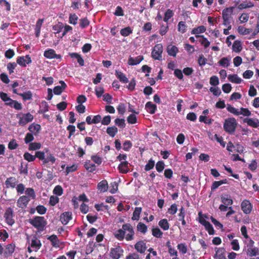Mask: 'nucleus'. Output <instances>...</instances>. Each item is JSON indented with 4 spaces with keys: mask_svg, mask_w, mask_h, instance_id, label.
<instances>
[{
    "mask_svg": "<svg viewBox=\"0 0 259 259\" xmlns=\"http://www.w3.org/2000/svg\"><path fill=\"white\" fill-rule=\"evenodd\" d=\"M45 151L47 153V155L45 154L44 151H38L36 152V156L40 160L42 161L44 164L48 163L51 164H54L56 161V158L53 154L48 152L49 151L48 148H46Z\"/></svg>",
    "mask_w": 259,
    "mask_h": 259,
    "instance_id": "obj_1",
    "label": "nucleus"
},
{
    "mask_svg": "<svg viewBox=\"0 0 259 259\" xmlns=\"http://www.w3.org/2000/svg\"><path fill=\"white\" fill-rule=\"evenodd\" d=\"M238 123L234 117H228L226 118L223 124L225 131L229 134H233L235 132Z\"/></svg>",
    "mask_w": 259,
    "mask_h": 259,
    "instance_id": "obj_2",
    "label": "nucleus"
},
{
    "mask_svg": "<svg viewBox=\"0 0 259 259\" xmlns=\"http://www.w3.org/2000/svg\"><path fill=\"white\" fill-rule=\"evenodd\" d=\"M227 109L229 112L236 116L242 115L249 117L251 115V112L248 108L241 107L240 109H237L230 105H228Z\"/></svg>",
    "mask_w": 259,
    "mask_h": 259,
    "instance_id": "obj_3",
    "label": "nucleus"
},
{
    "mask_svg": "<svg viewBox=\"0 0 259 259\" xmlns=\"http://www.w3.org/2000/svg\"><path fill=\"white\" fill-rule=\"evenodd\" d=\"M16 118L18 119V124L20 126H24L33 119V116L30 113H24L20 112L16 114Z\"/></svg>",
    "mask_w": 259,
    "mask_h": 259,
    "instance_id": "obj_4",
    "label": "nucleus"
},
{
    "mask_svg": "<svg viewBox=\"0 0 259 259\" xmlns=\"http://www.w3.org/2000/svg\"><path fill=\"white\" fill-rule=\"evenodd\" d=\"M29 222L35 228L42 230L46 225V222L44 217H36L33 219H29Z\"/></svg>",
    "mask_w": 259,
    "mask_h": 259,
    "instance_id": "obj_5",
    "label": "nucleus"
},
{
    "mask_svg": "<svg viewBox=\"0 0 259 259\" xmlns=\"http://www.w3.org/2000/svg\"><path fill=\"white\" fill-rule=\"evenodd\" d=\"M48 240H49L51 243L52 246L56 249H62L64 247L65 243L63 241H61L57 235H52L51 236H48L47 237Z\"/></svg>",
    "mask_w": 259,
    "mask_h": 259,
    "instance_id": "obj_6",
    "label": "nucleus"
},
{
    "mask_svg": "<svg viewBox=\"0 0 259 259\" xmlns=\"http://www.w3.org/2000/svg\"><path fill=\"white\" fill-rule=\"evenodd\" d=\"M163 46L158 44L156 45L152 51L151 55L155 60H161L162 59V54L163 52Z\"/></svg>",
    "mask_w": 259,
    "mask_h": 259,
    "instance_id": "obj_7",
    "label": "nucleus"
},
{
    "mask_svg": "<svg viewBox=\"0 0 259 259\" xmlns=\"http://www.w3.org/2000/svg\"><path fill=\"white\" fill-rule=\"evenodd\" d=\"M122 229L125 231V239L126 240L133 239L134 231L132 225L130 224H125L122 225Z\"/></svg>",
    "mask_w": 259,
    "mask_h": 259,
    "instance_id": "obj_8",
    "label": "nucleus"
},
{
    "mask_svg": "<svg viewBox=\"0 0 259 259\" xmlns=\"http://www.w3.org/2000/svg\"><path fill=\"white\" fill-rule=\"evenodd\" d=\"M41 246V244L40 241L38 239L33 237L31 240L30 245L28 248V251L29 252L37 251L39 249Z\"/></svg>",
    "mask_w": 259,
    "mask_h": 259,
    "instance_id": "obj_9",
    "label": "nucleus"
},
{
    "mask_svg": "<svg viewBox=\"0 0 259 259\" xmlns=\"http://www.w3.org/2000/svg\"><path fill=\"white\" fill-rule=\"evenodd\" d=\"M241 208L243 213L248 214L251 213L253 206L248 200H243L241 203Z\"/></svg>",
    "mask_w": 259,
    "mask_h": 259,
    "instance_id": "obj_10",
    "label": "nucleus"
},
{
    "mask_svg": "<svg viewBox=\"0 0 259 259\" xmlns=\"http://www.w3.org/2000/svg\"><path fill=\"white\" fill-rule=\"evenodd\" d=\"M254 241L251 239H249V243L247 245L249 246L247 250V253L249 256H256L258 254L259 249L256 247H253Z\"/></svg>",
    "mask_w": 259,
    "mask_h": 259,
    "instance_id": "obj_11",
    "label": "nucleus"
},
{
    "mask_svg": "<svg viewBox=\"0 0 259 259\" xmlns=\"http://www.w3.org/2000/svg\"><path fill=\"white\" fill-rule=\"evenodd\" d=\"M31 62V59L29 55L19 57L17 59V63L23 67H26L27 64H30Z\"/></svg>",
    "mask_w": 259,
    "mask_h": 259,
    "instance_id": "obj_12",
    "label": "nucleus"
},
{
    "mask_svg": "<svg viewBox=\"0 0 259 259\" xmlns=\"http://www.w3.org/2000/svg\"><path fill=\"white\" fill-rule=\"evenodd\" d=\"M243 122L246 123L248 126L253 128L259 127V120L256 118H245L243 119Z\"/></svg>",
    "mask_w": 259,
    "mask_h": 259,
    "instance_id": "obj_13",
    "label": "nucleus"
},
{
    "mask_svg": "<svg viewBox=\"0 0 259 259\" xmlns=\"http://www.w3.org/2000/svg\"><path fill=\"white\" fill-rule=\"evenodd\" d=\"M30 201V199L26 196H22L19 198L17 201V205L21 208H25L28 202Z\"/></svg>",
    "mask_w": 259,
    "mask_h": 259,
    "instance_id": "obj_14",
    "label": "nucleus"
},
{
    "mask_svg": "<svg viewBox=\"0 0 259 259\" xmlns=\"http://www.w3.org/2000/svg\"><path fill=\"white\" fill-rule=\"evenodd\" d=\"M123 253V250L120 247L112 248L110 253V256L112 259H118Z\"/></svg>",
    "mask_w": 259,
    "mask_h": 259,
    "instance_id": "obj_15",
    "label": "nucleus"
},
{
    "mask_svg": "<svg viewBox=\"0 0 259 259\" xmlns=\"http://www.w3.org/2000/svg\"><path fill=\"white\" fill-rule=\"evenodd\" d=\"M13 217V211L12 208H8L5 213V218L7 223L12 226L14 223V220Z\"/></svg>",
    "mask_w": 259,
    "mask_h": 259,
    "instance_id": "obj_16",
    "label": "nucleus"
},
{
    "mask_svg": "<svg viewBox=\"0 0 259 259\" xmlns=\"http://www.w3.org/2000/svg\"><path fill=\"white\" fill-rule=\"evenodd\" d=\"M44 56L48 59H60L61 58V56L60 55L56 54L55 51L53 49H48L44 52Z\"/></svg>",
    "mask_w": 259,
    "mask_h": 259,
    "instance_id": "obj_17",
    "label": "nucleus"
},
{
    "mask_svg": "<svg viewBox=\"0 0 259 259\" xmlns=\"http://www.w3.org/2000/svg\"><path fill=\"white\" fill-rule=\"evenodd\" d=\"M72 219V213L69 211L63 213L60 216V221L64 225H66Z\"/></svg>",
    "mask_w": 259,
    "mask_h": 259,
    "instance_id": "obj_18",
    "label": "nucleus"
},
{
    "mask_svg": "<svg viewBox=\"0 0 259 259\" xmlns=\"http://www.w3.org/2000/svg\"><path fill=\"white\" fill-rule=\"evenodd\" d=\"M143 59L142 56H138L135 58L130 57L128 60V64L130 65H136L139 64Z\"/></svg>",
    "mask_w": 259,
    "mask_h": 259,
    "instance_id": "obj_19",
    "label": "nucleus"
},
{
    "mask_svg": "<svg viewBox=\"0 0 259 259\" xmlns=\"http://www.w3.org/2000/svg\"><path fill=\"white\" fill-rule=\"evenodd\" d=\"M108 188V182L104 180L99 182L97 186V189L100 192H105L107 191Z\"/></svg>",
    "mask_w": 259,
    "mask_h": 259,
    "instance_id": "obj_20",
    "label": "nucleus"
},
{
    "mask_svg": "<svg viewBox=\"0 0 259 259\" xmlns=\"http://www.w3.org/2000/svg\"><path fill=\"white\" fill-rule=\"evenodd\" d=\"M166 51L169 55L173 57H176L179 52L178 48L172 45H168L167 47Z\"/></svg>",
    "mask_w": 259,
    "mask_h": 259,
    "instance_id": "obj_21",
    "label": "nucleus"
},
{
    "mask_svg": "<svg viewBox=\"0 0 259 259\" xmlns=\"http://www.w3.org/2000/svg\"><path fill=\"white\" fill-rule=\"evenodd\" d=\"M228 79L231 82L236 84L240 83L242 81V79L236 74H229L228 76Z\"/></svg>",
    "mask_w": 259,
    "mask_h": 259,
    "instance_id": "obj_22",
    "label": "nucleus"
},
{
    "mask_svg": "<svg viewBox=\"0 0 259 259\" xmlns=\"http://www.w3.org/2000/svg\"><path fill=\"white\" fill-rule=\"evenodd\" d=\"M61 85H58L54 88V93L55 95L61 94L66 87V83L63 81H60Z\"/></svg>",
    "mask_w": 259,
    "mask_h": 259,
    "instance_id": "obj_23",
    "label": "nucleus"
},
{
    "mask_svg": "<svg viewBox=\"0 0 259 259\" xmlns=\"http://www.w3.org/2000/svg\"><path fill=\"white\" fill-rule=\"evenodd\" d=\"M0 97L1 99L5 102V104L9 106L11 105L13 101H14L11 99L6 93L3 92L0 93Z\"/></svg>",
    "mask_w": 259,
    "mask_h": 259,
    "instance_id": "obj_24",
    "label": "nucleus"
},
{
    "mask_svg": "<svg viewBox=\"0 0 259 259\" xmlns=\"http://www.w3.org/2000/svg\"><path fill=\"white\" fill-rule=\"evenodd\" d=\"M16 184L17 180L14 177H10L8 178L5 182V184L7 188H14L16 185Z\"/></svg>",
    "mask_w": 259,
    "mask_h": 259,
    "instance_id": "obj_25",
    "label": "nucleus"
},
{
    "mask_svg": "<svg viewBox=\"0 0 259 259\" xmlns=\"http://www.w3.org/2000/svg\"><path fill=\"white\" fill-rule=\"evenodd\" d=\"M145 108L147 112L150 114H154L157 109L156 105L151 102H148L145 105Z\"/></svg>",
    "mask_w": 259,
    "mask_h": 259,
    "instance_id": "obj_26",
    "label": "nucleus"
},
{
    "mask_svg": "<svg viewBox=\"0 0 259 259\" xmlns=\"http://www.w3.org/2000/svg\"><path fill=\"white\" fill-rule=\"evenodd\" d=\"M128 163L126 161L121 162L118 166V169L119 171L123 174L127 173L128 170Z\"/></svg>",
    "mask_w": 259,
    "mask_h": 259,
    "instance_id": "obj_27",
    "label": "nucleus"
},
{
    "mask_svg": "<svg viewBox=\"0 0 259 259\" xmlns=\"http://www.w3.org/2000/svg\"><path fill=\"white\" fill-rule=\"evenodd\" d=\"M135 249L137 251L140 253H143L146 249V246L145 243L143 241H139L137 242L135 246Z\"/></svg>",
    "mask_w": 259,
    "mask_h": 259,
    "instance_id": "obj_28",
    "label": "nucleus"
},
{
    "mask_svg": "<svg viewBox=\"0 0 259 259\" xmlns=\"http://www.w3.org/2000/svg\"><path fill=\"white\" fill-rule=\"evenodd\" d=\"M221 201L226 205H231L233 204V200L228 195H223L221 196Z\"/></svg>",
    "mask_w": 259,
    "mask_h": 259,
    "instance_id": "obj_29",
    "label": "nucleus"
},
{
    "mask_svg": "<svg viewBox=\"0 0 259 259\" xmlns=\"http://www.w3.org/2000/svg\"><path fill=\"white\" fill-rule=\"evenodd\" d=\"M242 49L241 42L239 40H235L232 46V50L236 53H239Z\"/></svg>",
    "mask_w": 259,
    "mask_h": 259,
    "instance_id": "obj_30",
    "label": "nucleus"
},
{
    "mask_svg": "<svg viewBox=\"0 0 259 259\" xmlns=\"http://www.w3.org/2000/svg\"><path fill=\"white\" fill-rule=\"evenodd\" d=\"M206 27L203 25L199 26L196 28H193L191 31V33L196 35H199V34L204 33L206 31Z\"/></svg>",
    "mask_w": 259,
    "mask_h": 259,
    "instance_id": "obj_31",
    "label": "nucleus"
},
{
    "mask_svg": "<svg viewBox=\"0 0 259 259\" xmlns=\"http://www.w3.org/2000/svg\"><path fill=\"white\" fill-rule=\"evenodd\" d=\"M231 62V58L228 57L222 58L218 62L219 64L223 67H228Z\"/></svg>",
    "mask_w": 259,
    "mask_h": 259,
    "instance_id": "obj_32",
    "label": "nucleus"
},
{
    "mask_svg": "<svg viewBox=\"0 0 259 259\" xmlns=\"http://www.w3.org/2000/svg\"><path fill=\"white\" fill-rule=\"evenodd\" d=\"M215 257L217 259H226L225 250L224 248H219L216 251Z\"/></svg>",
    "mask_w": 259,
    "mask_h": 259,
    "instance_id": "obj_33",
    "label": "nucleus"
},
{
    "mask_svg": "<svg viewBox=\"0 0 259 259\" xmlns=\"http://www.w3.org/2000/svg\"><path fill=\"white\" fill-rule=\"evenodd\" d=\"M29 131L34 134H37L40 130V125L36 123H32L29 126Z\"/></svg>",
    "mask_w": 259,
    "mask_h": 259,
    "instance_id": "obj_34",
    "label": "nucleus"
},
{
    "mask_svg": "<svg viewBox=\"0 0 259 259\" xmlns=\"http://www.w3.org/2000/svg\"><path fill=\"white\" fill-rule=\"evenodd\" d=\"M159 226L164 231H166L169 228V225L167 220L165 219H162L158 223Z\"/></svg>",
    "mask_w": 259,
    "mask_h": 259,
    "instance_id": "obj_35",
    "label": "nucleus"
},
{
    "mask_svg": "<svg viewBox=\"0 0 259 259\" xmlns=\"http://www.w3.org/2000/svg\"><path fill=\"white\" fill-rule=\"evenodd\" d=\"M114 236L119 240H122L125 236V231L123 229H120L114 233Z\"/></svg>",
    "mask_w": 259,
    "mask_h": 259,
    "instance_id": "obj_36",
    "label": "nucleus"
},
{
    "mask_svg": "<svg viewBox=\"0 0 259 259\" xmlns=\"http://www.w3.org/2000/svg\"><path fill=\"white\" fill-rule=\"evenodd\" d=\"M237 31L240 34L244 35L249 34L251 32V29L246 28L243 26H238Z\"/></svg>",
    "mask_w": 259,
    "mask_h": 259,
    "instance_id": "obj_37",
    "label": "nucleus"
},
{
    "mask_svg": "<svg viewBox=\"0 0 259 259\" xmlns=\"http://www.w3.org/2000/svg\"><path fill=\"white\" fill-rule=\"evenodd\" d=\"M43 19H38L36 23L35 27V32L36 37H38L40 32V28L43 23Z\"/></svg>",
    "mask_w": 259,
    "mask_h": 259,
    "instance_id": "obj_38",
    "label": "nucleus"
},
{
    "mask_svg": "<svg viewBox=\"0 0 259 259\" xmlns=\"http://www.w3.org/2000/svg\"><path fill=\"white\" fill-rule=\"evenodd\" d=\"M142 212L141 207H136L133 212L132 219L134 221H138L140 218V214Z\"/></svg>",
    "mask_w": 259,
    "mask_h": 259,
    "instance_id": "obj_39",
    "label": "nucleus"
},
{
    "mask_svg": "<svg viewBox=\"0 0 259 259\" xmlns=\"http://www.w3.org/2000/svg\"><path fill=\"white\" fill-rule=\"evenodd\" d=\"M15 246L14 244H10L6 246L4 253L6 255L11 254L15 250Z\"/></svg>",
    "mask_w": 259,
    "mask_h": 259,
    "instance_id": "obj_40",
    "label": "nucleus"
},
{
    "mask_svg": "<svg viewBox=\"0 0 259 259\" xmlns=\"http://www.w3.org/2000/svg\"><path fill=\"white\" fill-rule=\"evenodd\" d=\"M115 75L116 77L120 80V81L123 83H127L128 79L125 76V75L120 71H116Z\"/></svg>",
    "mask_w": 259,
    "mask_h": 259,
    "instance_id": "obj_41",
    "label": "nucleus"
},
{
    "mask_svg": "<svg viewBox=\"0 0 259 259\" xmlns=\"http://www.w3.org/2000/svg\"><path fill=\"white\" fill-rule=\"evenodd\" d=\"M85 168L90 172H93L96 169V166L93 164L90 161H86L84 163Z\"/></svg>",
    "mask_w": 259,
    "mask_h": 259,
    "instance_id": "obj_42",
    "label": "nucleus"
},
{
    "mask_svg": "<svg viewBox=\"0 0 259 259\" xmlns=\"http://www.w3.org/2000/svg\"><path fill=\"white\" fill-rule=\"evenodd\" d=\"M196 37L201 38L199 40V42L204 47V48H207L210 45V42L204 36V35H196Z\"/></svg>",
    "mask_w": 259,
    "mask_h": 259,
    "instance_id": "obj_43",
    "label": "nucleus"
},
{
    "mask_svg": "<svg viewBox=\"0 0 259 259\" xmlns=\"http://www.w3.org/2000/svg\"><path fill=\"white\" fill-rule=\"evenodd\" d=\"M19 95L21 96L25 101L31 100L32 97V94L30 91H28L23 93L20 94Z\"/></svg>",
    "mask_w": 259,
    "mask_h": 259,
    "instance_id": "obj_44",
    "label": "nucleus"
},
{
    "mask_svg": "<svg viewBox=\"0 0 259 259\" xmlns=\"http://www.w3.org/2000/svg\"><path fill=\"white\" fill-rule=\"evenodd\" d=\"M49 110V106L46 101H42L40 105V109L38 111L39 113H44Z\"/></svg>",
    "mask_w": 259,
    "mask_h": 259,
    "instance_id": "obj_45",
    "label": "nucleus"
},
{
    "mask_svg": "<svg viewBox=\"0 0 259 259\" xmlns=\"http://www.w3.org/2000/svg\"><path fill=\"white\" fill-rule=\"evenodd\" d=\"M117 132V128L115 126L109 127L107 128V134L112 137H114Z\"/></svg>",
    "mask_w": 259,
    "mask_h": 259,
    "instance_id": "obj_46",
    "label": "nucleus"
},
{
    "mask_svg": "<svg viewBox=\"0 0 259 259\" xmlns=\"http://www.w3.org/2000/svg\"><path fill=\"white\" fill-rule=\"evenodd\" d=\"M25 194L27 195V197H28V198L30 199V198L32 199H35V194L34 192V190L32 188H27L26 190L25 191Z\"/></svg>",
    "mask_w": 259,
    "mask_h": 259,
    "instance_id": "obj_47",
    "label": "nucleus"
},
{
    "mask_svg": "<svg viewBox=\"0 0 259 259\" xmlns=\"http://www.w3.org/2000/svg\"><path fill=\"white\" fill-rule=\"evenodd\" d=\"M23 156L24 158L28 162L33 161L35 160V158H37L36 154L35 155H32L28 152L25 153Z\"/></svg>",
    "mask_w": 259,
    "mask_h": 259,
    "instance_id": "obj_48",
    "label": "nucleus"
},
{
    "mask_svg": "<svg viewBox=\"0 0 259 259\" xmlns=\"http://www.w3.org/2000/svg\"><path fill=\"white\" fill-rule=\"evenodd\" d=\"M223 18L225 21L224 25H227V23L230 19V11L228 9L224 10L223 11Z\"/></svg>",
    "mask_w": 259,
    "mask_h": 259,
    "instance_id": "obj_49",
    "label": "nucleus"
},
{
    "mask_svg": "<svg viewBox=\"0 0 259 259\" xmlns=\"http://www.w3.org/2000/svg\"><path fill=\"white\" fill-rule=\"evenodd\" d=\"M136 114H131L127 118V121L130 124H135L137 122Z\"/></svg>",
    "mask_w": 259,
    "mask_h": 259,
    "instance_id": "obj_50",
    "label": "nucleus"
},
{
    "mask_svg": "<svg viewBox=\"0 0 259 259\" xmlns=\"http://www.w3.org/2000/svg\"><path fill=\"white\" fill-rule=\"evenodd\" d=\"M41 148V144L39 143L33 142L31 143L29 145V150H36L39 149Z\"/></svg>",
    "mask_w": 259,
    "mask_h": 259,
    "instance_id": "obj_51",
    "label": "nucleus"
},
{
    "mask_svg": "<svg viewBox=\"0 0 259 259\" xmlns=\"http://www.w3.org/2000/svg\"><path fill=\"white\" fill-rule=\"evenodd\" d=\"M204 227L209 235H211L214 234V230L213 228L209 222H208L205 225H204Z\"/></svg>",
    "mask_w": 259,
    "mask_h": 259,
    "instance_id": "obj_52",
    "label": "nucleus"
},
{
    "mask_svg": "<svg viewBox=\"0 0 259 259\" xmlns=\"http://www.w3.org/2000/svg\"><path fill=\"white\" fill-rule=\"evenodd\" d=\"M152 235L157 238H160L162 235V232L158 228H153L152 230Z\"/></svg>",
    "mask_w": 259,
    "mask_h": 259,
    "instance_id": "obj_53",
    "label": "nucleus"
},
{
    "mask_svg": "<svg viewBox=\"0 0 259 259\" xmlns=\"http://www.w3.org/2000/svg\"><path fill=\"white\" fill-rule=\"evenodd\" d=\"M138 231L143 233H145L147 231V226L142 223H139L137 225Z\"/></svg>",
    "mask_w": 259,
    "mask_h": 259,
    "instance_id": "obj_54",
    "label": "nucleus"
},
{
    "mask_svg": "<svg viewBox=\"0 0 259 259\" xmlns=\"http://www.w3.org/2000/svg\"><path fill=\"white\" fill-rule=\"evenodd\" d=\"M117 110L119 114L123 115L126 111V106L124 104L120 103L117 108Z\"/></svg>",
    "mask_w": 259,
    "mask_h": 259,
    "instance_id": "obj_55",
    "label": "nucleus"
},
{
    "mask_svg": "<svg viewBox=\"0 0 259 259\" xmlns=\"http://www.w3.org/2000/svg\"><path fill=\"white\" fill-rule=\"evenodd\" d=\"M249 19V14L248 13H243L239 17V20L241 23H246Z\"/></svg>",
    "mask_w": 259,
    "mask_h": 259,
    "instance_id": "obj_56",
    "label": "nucleus"
},
{
    "mask_svg": "<svg viewBox=\"0 0 259 259\" xmlns=\"http://www.w3.org/2000/svg\"><path fill=\"white\" fill-rule=\"evenodd\" d=\"M186 25L183 21H181L178 24V30L180 32L183 33L186 31Z\"/></svg>",
    "mask_w": 259,
    "mask_h": 259,
    "instance_id": "obj_57",
    "label": "nucleus"
},
{
    "mask_svg": "<svg viewBox=\"0 0 259 259\" xmlns=\"http://www.w3.org/2000/svg\"><path fill=\"white\" fill-rule=\"evenodd\" d=\"M174 15V13L172 11L169 9H168L165 13L164 21L165 22L168 21V20L170 19Z\"/></svg>",
    "mask_w": 259,
    "mask_h": 259,
    "instance_id": "obj_58",
    "label": "nucleus"
},
{
    "mask_svg": "<svg viewBox=\"0 0 259 259\" xmlns=\"http://www.w3.org/2000/svg\"><path fill=\"white\" fill-rule=\"evenodd\" d=\"M209 83L211 85H218L219 84L218 77L215 75L211 76L210 78Z\"/></svg>",
    "mask_w": 259,
    "mask_h": 259,
    "instance_id": "obj_59",
    "label": "nucleus"
},
{
    "mask_svg": "<svg viewBox=\"0 0 259 259\" xmlns=\"http://www.w3.org/2000/svg\"><path fill=\"white\" fill-rule=\"evenodd\" d=\"M104 92V88L102 87L98 86L96 87L95 88V93L96 96L100 98L102 96Z\"/></svg>",
    "mask_w": 259,
    "mask_h": 259,
    "instance_id": "obj_60",
    "label": "nucleus"
},
{
    "mask_svg": "<svg viewBox=\"0 0 259 259\" xmlns=\"http://www.w3.org/2000/svg\"><path fill=\"white\" fill-rule=\"evenodd\" d=\"M199 121L201 122H204L206 124H211L212 122V120L210 118H208L206 116L200 115L199 116Z\"/></svg>",
    "mask_w": 259,
    "mask_h": 259,
    "instance_id": "obj_61",
    "label": "nucleus"
},
{
    "mask_svg": "<svg viewBox=\"0 0 259 259\" xmlns=\"http://www.w3.org/2000/svg\"><path fill=\"white\" fill-rule=\"evenodd\" d=\"M132 32V30L130 27H127L122 29L120 30V34L124 36H127Z\"/></svg>",
    "mask_w": 259,
    "mask_h": 259,
    "instance_id": "obj_62",
    "label": "nucleus"
},
{
    "mask_svg": "<svg viewBox=\"0 0 259 259\" xmlns=\"http://www.w3.org/2000/svg\"><path fill=\"white\" fill-rule=\"evenodd\" d=\"M177 247L180 252L183 254H185L187 251V246L184 243L179 244Z\"/></svg>",
    "mask_w": 259,
    "mask_h": 259,
    "instance_id": "obj_63",
    "label": "nucleus"
},
{
    "mask_svg": "<svg viewBox=\"0 0 259 259\" xmlns=\"http://www.w3.org/2000/svg\"><path fill=\"white\" fill-rule=\"evenodd\" d=\"M115 123L121 128H124L125 126V120L124 119L116 118L115 120Z\"/></svg>",
    "mask_w": 259,
    "mask_h": 259,
    "instance_id": "obj_64",
    "label": "nucleus"
}]
</instances>
